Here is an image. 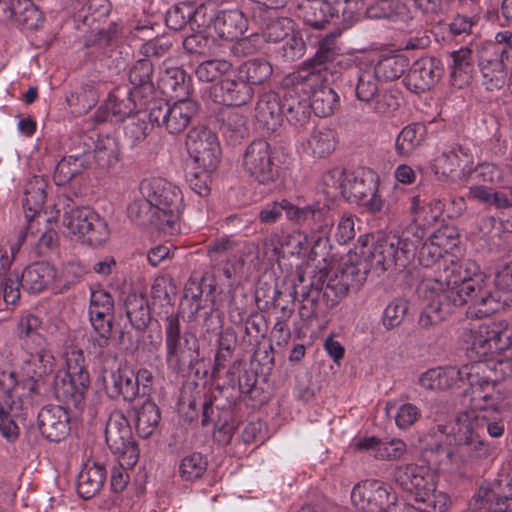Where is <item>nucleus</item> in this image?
Returning a JSON list of instances; mask_svg holds the SVG:
<instances>
[{
    "label": "nucleus",
    "mask_w": 512,
    "mask_h": 512,
    "mask_svg": "<svg viewBox=\"0 0 512 512\" xmlns=\"http://www.w3.org/2000/svg\"><path fill=\"white\" fill-rule=\"evenodd\" d=\"M466 381L470 385L471 410L489 414L490 411L498 412L501 409L504 396L496 388V380L479 377V374L472 372Z\"/></svg>",
    "instance_id": "nucleus-22"
},
{
    "label": "nucleus",
    "mask_w": 512,
    "mask_h": 512,
    "mask_svg": "<svg viewBox=\"0 0 512 512\" xmlns=\"http://www.w3.org/2000/svg\"><path fill=\"white\" fill-rule=\"evenodd\" d=\"M486 419L477 410H465L458 414L452 426L451 436L457 446L483 434Z\"/></svg>",
    "instance_id": "nucleus-29"
},
{
    "label": "nucleus",
    "mask_w": 512,
    "mask_h": 512,
    "mask_svg": "<svg viewBox=\"0 0 512 512\" xmlns=\"http://www.w3.org/2000/svg\"><path fill=\"white\" fill-rule=\"evenodd\" d=\"M409 214L412 222L409 226L400 232L380 235L376 241L364 242L360 255L376 260L383 268L404 269L414 259L426 228L437 222L419 195L411 198Z\"/></svg>",
    "instance_id": "nucleus-2"
},
{
    "label": "nucleus",
    "mask_w": 512,
    "mask_h": 512,
    "mask_svg": "<svg viewBox=\"0 0 512 512\" xmlns=\"http://www.w3.org/2000/svg\"><path fill=\"white\" fill-rule=\"evenodd\" d=\"M335 147L336 134L332 129L325 126L316 127L301 143L304 153L317 158L331 154Z\"/></svg>",
    "instance_id": "nucleus-33"
},
{
    "label": "nucleus",
    "mask_w": 512,
    "mask_h": 512,
    "mask_svg": "<svg viewBox=\"0 0 512 512\" xmlns=\"http://www.w3.org/2000/svg\"><path fill=\"white\" fill-rule=\"evenodd\" d=\"M496 291L490 289V295L499 306L495 312L512 307V263L501 268L495 276Z\"/></svg>",
    "instance_id": "nucleus-46"
},
{
    "label": "nucleus",
    "mask_w": 512,
    "mask_h": 512,
    "mask_svg": "<svg viewBox=\"0 0 512 512\" xmlns=\"http://www.w3.org/2000/svg\"><path fill=\"white\" fill-rule=\"evenodd\" d=\"M207 469V461L200 453H192L181 460L180 474L187 481L200 478Z\"/></svg>",
    "instance_id": "nucleus-61"
},
{
    "label": "nucleus",
    "mask_w": 512,
    "mask_h": 512,
    "mask_svg": "<svg viewBox=\"0 0 512 512\" xmlns=\"http://www.w3.org/2000/svg\"><path fill=\"white\" fill-rule=\"evenodd\" d=\"M288 81L295 90L307 96L316 116L327 117L337 107L339 96L332 88L323 85L322 75L315 69L301 67L289 76Z\"/></svg>",
    "instance_id": "nucleus-11"
},
{
    "label": "nucleus",
    "mask_w": 512,
    "mask_h": 512,
    "mask_svg": "<svg viewBox=\"0 0 512 512\" xmlns=\"http://www.w3.org/2000/svg\"><path fill=\"white\" fill-rule=\"evenodd\" d=\"M167 109L168 103L162 99H154L153 94L147 104L140 105L139 101L137 105L133 104V109L130 107V121L135 127V138L139 140L145 137L150 126H165Z\"/></svg>",
    "instance_id": "nucleus-23"
},
{
    "label": "nucleus",
    "mask_w": 512,
    "mask_h": 512,
    "mask_svg": "<svg viewBox=\"0 0 512 512\" xmlns=\"http://www.w3.org/2000/svg\"><path fill=\"white\" fill-rule=\"evenodd\" d=\"M185 72L178 67L166 68L160 75L159 83L165 93L185 94L187 86L185 84Z\"/></svg>",
    "instance_id": "nucleus-57"
},
{
    "label": "nucleus",
    "mask_w": 512,
    "mask_h": 512,
    "mask_svg": "<svg viewBox=\"0 0 512 512\" xmlns=\"http://www.w3.org/2000/svg\"><path fill=\"white\" fill-rule=\"evenodd\" d=\"M491 445L482 435L457 445L454 450L438 449L439 469L448 473H460L467 465H474L488 459L492 454Z\"/></svg>",
    "instance_id": "nucleus-15"
},
{
    "label": "nucleus",
    "mask_w": 512,
    "mask_h": 512,
    "mask_svg": "<svg viewBox=\"0 0 512 512\" xmlns=\"http://www.w3.org/2000/svg\"><path fill=\"white\" fill-rule=\"evenodd\" d=\"M138 193L142 199L135 195L131 207L138 225H153L167 235L180 231L184 196L176 184L160 177L145 178L139 184Z\"/></svg>",
    "instance_id": "nucleus-3"
},
{
    "label": "nucleus",
    "mask_w": 512,
    "mask_h": 512,
    "mask_svg": "<svg viewBox=\"0 0 512 512\" xmlns=\"http://www.w3.org/2000/svg\"><path fill=\"white\" fill-rule=\"evenodd\" d=\"M366 240L370 243L376 241L377 237L373 235L360 237L354 251L348 254L347 260L339 265L333 275L328 278L327 288L337 296L346 295L350 289L358 290L365 282L371 267L379 268L382 271L391 268H383L376 263V260L360 255V247Z\"/></svg>",
    "instance_id": "nucleus-9"
},
{
    "label": "nucleus",
    "mask_w": 512,
    "mask_h": 512,
    "mask_svg": "<svg viewBox=\"0 0 512 512\" xmlns=\"http://www.w3.org/2000/svg\"><path fill=\"white\" fill-rule=\"evenodd\" d=\"M379 80L372 65L359 67L355 95L374 113L380 116H391L398 109L399 101L392 92L380 89Z\"/></svg>",
    "instance_id": "nucleus-12"
},
{
    "label": "nucleus",
    "mask_w": 512,
    "mask_h": 512,
    "mask_svg": "<svg viewBox=\"0 0 512 512\" xmlns=\"http://www.w3.org/2000/svg\"><path fill=\"white\" fill-rule=\"evenodd\" d=\"M274 151L269 142L263 139L251 142L242 158V168L253 179L261 184H267L276 176Z\"/></svg>",
    "instance_id": "nucleus-19"
},
{
    "label": "nucleus",
    "mask_w": 512,
    "mask_h": 512,
    "mask_svg": "<svg viewBox=\"0 0 512 512\" xmlns=\"http://www.w3.org/2000/svg\"><path fill=\"white\" fill-rule=\"evenodd\" d=\"M214 101L227 106H241L247 104L254 95V89L233 72L228 78L213 87Z\"/></svg>",
    "instance_id": "nucleus-25"
},
{
    "label": "nucleus",
    "mask_w": 512,
    "mask_h": 512,
    "mask_svg": "<svg viewBox=\"0 0 512 512\" xmlns=\"http://www.w3.org/2000/svg\"><path fill=\"white\" fill-rule=\"evenodd\" d=\"M336 36V34H330L322 39L319 43V48L315 56L302 67H309L320 73L321 66H323L326 62L332 61L338 54V48L335 43Z\"/></svg>",
    "instance_id": "nucleus-56"
},
{
    "label": "nucleus",
    "mask_w": 512,
    "mask_h": 512,
    "mask_svg": "<svg viewBox=\"0 0 512 512\" xmlns=\"http://www.w3.org/2000/svg\"><path fill=\"white\" fill-rule=\"evenodd\" d=\"M481 365L435 367L426 370L418 377V385L429 391H447L459 387L472 372L480 374Z\"/></svg>",
    "instance_id": "nucleus-20"
},
{
    "label": "nucleus",
    "mask_w": 512,
    "mask_h": 512,
    "mask_svg": "<svg viewBox=\"0 0 512 512\" xmlns=\"http://www.w3.org/2000/svg\"><path fill=\"white\" fill-rule=\"evenodd\" d=\"M408 67V60L400 54L383 55L375 66H372L376 76L384 81L399 78Z\"/></svg>",
    "instance_id": "nucleus-47"
},
{
    "label": "nucleus",
    "mask_w": 512,
    "mask_h": 512,
    "mask_svg": "<svg viewBox=\"0 0 512 512\" xmlns=\"http://www.w3.org/2000/svg\"><path fill=\"white\" fill-rule=\"evenodd\" d=\"M297 6L305 23L316 29H322L335 15L326 0H298Z\"/></svg>",
    "instance_id": "nucleus-36"
},
{
    "label": "nucleus",
    "mask_w": 512,
    "mask_h": 512,
    "mask_svg": "<svg viewBox=\"0 0 512 512\" xmlns=\"http://www.w3.org/2000/svg\"><path fill=\"white\" fill-rule=\"evenodd\" d=\"M93 331L88 336L87 348L91 353L100 355L103 348L107 347L112 332L111 319H90Z\"/></svg>",
    "instance_id": "nucleus-53"
},
{
    "label": "nucleus",
    "mask_w": 512,
    "mask_h": 512,
    "mask_svg": "<svg viewBox=\"0 0 512 512\" xmlns=\"http://www.w3.org/2000/svg\"><path fill=\"white\" fill-rule=\"evenodd\" d=\"M37 418L42 436L51 442H60L70 433L68 412L59 405L43 407Z\"/></svg>",
    "instance_id": "nucleus-24"
},
{
    "label": "nucleus",
    "mask_w": 512,
    "mask_h": 512,
    "mask_svg": "<svg viewBox=\"0 0 512 512\" xmlns=\"http://www.w3.org/2000/svg\"><path fill=\"white\" fill-rule=\"evenodd\" d=\"M109 236L110 230L107 221L94 211L83 230V236H80L78 241L93 247H98L104 244L109 239Z\"/></svg>",
    "instance_id": "nucleus-50"
},
{
    "label": "nucleus",
    "mask_w": 512,
    "mask_h": 512,
    "mask_svg": "<svg viewBox=\"0 0 512 512\" xmlns=\"http://www.w3.org/2000/svg\"><path fill=\"white\" fill-rule=\"evenodd\" d=\"M429 239L446 254L457 247L459 234L454 226L445 225L437 229Z\"/></svg>",
    "instance_id": "nucleus-64"
},
{
    "label": "nucleus",
    "mask_w": 512,
    "mask_h": 512,
    "mask_svg": "<svg viewBox=\"0 0 512 512\" xmlns=\"http://www.w3.org/2000/svg\"><path fill=\"white\" fill-rule=\"evenodd\" d=\"M5 11L28 29H37L43 21L42 13L31 0H10Z\"/></svg>",
    "instance_id": "nucleus-42"
},
{
    "label": "nucleus",
    "mask_w": 512,
    "mask_h": 512,
    "mask_svg": "<svg viewBox=\"0 0 512 512\" xmlns=\"http://www.w3.org/2000/svg\"><path fill=\"white\" fill-rule=\"evenodd\" d=\"M440 72L441 69L434 58L423 57L412 64L404 83L410 91L421 93L429 90L438 81Z\"/></svg>",
    "instance_id": "nucleus-26"
},
{
    "label": "nucleus",
    "mask_w": 512,
    "mask_h": 512,
    "mask_svg": "<svg viewBox=\"0 0 512 512\" xmlns=\"http://www.w3.org/2000/svg\"><path fill=\"white\" fill-rule=\"evenodd\" d=\"M467 197L470 200L495 207L496 209H504L511 205L504 193L498 192L484 184L472 185L468 190Z\"/></svg>",
    "instance_id": "nucleus-51"
},
{
    "label": "nucleus",
    "mask_w": 512,
    "mask_h": 512,
    "mask_svg": "<svg viewBox=\"0 0 512 512\" xmlns=\"http://www.w3.org/2000/svg\"><path fill=\"white\" fill-rule=\"evenodd\" d=\"M187 343V340L181 341L179 322L170 319L166 327L167 362L169 365L179 368L185 362L184 346Z\"/></svg>",
    "instance_id": "nucleus-43"
},
{
    "label": "nucleus",
    "mask_w": 512,
    "mask_h": 512,
    "mask_svg": "<svg viewBox=\"0 0 512 512\" xmlns=\"http://www.w3.org/2000/svg\"><path fill=\"white\" fill-rule=\"evenodd\" d=\"M430 292L429 302L420 313L418 324L425 329L441 323L450 312L452 302H447L442 291Z\"/></svg>",
    "instance_id": "nucleus-38"
},
{
    "label": "nucleus",
    "mask_w": 512,
    "mask_h": 512,
    "mask_svg": "<svg viewBox=\"0 0 512 512\" xmlns=\"http://www.w3.org/2000/svg\"><path fill=\"white\" fill-rule=\"evenodd\" d=\"M57 281L56 269L47 262L32 263L21 275V286L30 293H40Z\"/></svg>",
    "instance_id": "nucleus-28"
},
{
    "label": "nucleus",
    "mask_w": 512,
    "mask_h": 512,
    "mask_svg": "<svg viewBox=\"0 0 512 512\" xmlns=\"http://www.w3.org/2000/svg\"><path fill=\"white\" fill-rule=\"evenodd\" d=\"M326 203L327 212L325 218L330 221L327 231L324 232L321 228L322 224L325 223L324 221L309 219L306 223L311 226L310 234L299 230L286 233V254L300 256L308 253L309 256L316 257L326 249L329 242L328 235L333 226L329 203Z\"/></svg>",
    "instance_id": "nucleus-16"
},
{
    "label": "nucleus",
    "mask_w": 512,
    "mask_h": 512,
    "mask_svg": "<svg viewBox=\"0 0 512 512\" xmlns=\"http://www.w3.org/2000/svg\"><path fill=\"white\" fill-rule=\"evenodd\" d=\"M98 100L99 95L91 84L82 85L67 97L69 106L74 108V112L77 114L87 113L97 104Z\"/></svg>",
    "instance_id": "nucleus-54"
},
{
    "label": "nucleus",
    "mask_w": 512,
    "mask_h": 512,
    "mask_svg": "<svg viewBox=\"0 0 512 512\" xmlns=\"http://www.w3.org/2000/svg\"><path fill=\"white\" fill-rule=\"evenodd\" d=\"M294 22L286 17L278 18L267 24L263 36L269 42L282 41L293 34Z\"/></svg>",
    "instance_id": "nucleus-63"
},
{
    "label": "nucleus",
    "mask_w": 512,
    "mask_h": 512,
    "mask_svg": "<svg viewBox=\"0 0 512 512\" xmlns=\"http://www.w3.org/2000/svg\"><path fill=\"white\" fill-rule=\"evenodd\" d=\"M159 420L158 407L151 401H145L136 411L135 426L138 435L142 438L149 437L156 429Z\"/></svg>",
    "instance_id": "nucleus-52"
},
{
    "label": "nucleus",
    "mask_w": 512,
    "mask_h": 512,
    "mask_svg": "<svg viewBox=\"0 0 512 512\" xmlns=\"http://www.w3.org/2000/svg\"><path fill=\"white\" fill-rule=\"evenodd\" d=\"M285 212L289 221L296 224H305L309 219L321 220L325 223L321 228L327 231L330 221L325 218L327 212V203L316 200L305 207H297L288 200L283 199L281 202L267 203L259 212V220L262 224L276 223Z\"/></svg>",
    "instance_id": "nucleus-13"
},
{
    "label": "nucleus",
    "mask_w": 512,
    "mask_h": 512,
    "mask_svg": "<svg viewBox=\"0 0 512 512\" xmlns=\"http://www.w3.org/2000/svg\"><path fill=\"white\" fill-rule=\"evenodd\" d=\"M461 338L466 344L469 358L484 364L502 378L512 376V329L500 331L486 324L470 325L462 329Z\"/></svg>",
    "instance_id": "nucleus-5"
},
{
    "label": "nucleus",
    "mask_w": 512,
    "mask_h": 512,
    "mask_svg": "<svg viewBox=\"0 0 512 512\" xmlns=\"http://www.w3.org/2000/svg\"><path fill=\"white\" fill-rule=\"evenodd\" d=\"M40 325V318L33 314L23 317L18 325L19 335L24 339L25 349L30 357L29 361L39 365L38 371H35L38 377L52 372L55 360L46 339L37 332Z\"/></svg>",
    "instance_id": "nucleus-14"
},
{
    "label": "nucleus",
    "mask_w": 512,
    "mask_h": 512,
    "mask_svg": "<svg viewBox=\"0 0 512 512\" xmlns=\"http://www.w3.org/2000/svg\"><path fill=\"white\" fill-rule=\"evenodd\" d=\"M152 64L146 58H141L130 69V84L133 88L130 89V102L137 105L147 104L148 100L154 92V87L151 82Z\"/></svg>",
    "instance_id": "nucleus-27"
},
{
    "label": "nucleus",
    "mask_w": 512,
    "mask_h": 512,
    "mask_svg": "<svg viewBox=\"0 0 512 512\" xmlns=\"http://www.w3.org/2000/svg\"><path fill=\"white\" fill-rule=\"evenodd\" d=\"M198 11L192 12L188 5H177L170 8L166 14V24L173 30L182 29L187 23H198ZM198 26L200 24H197Z\"/></svg>",
    "instance_id": "nucleus-60"
},
{
    "label": "nucleus",
    "mask_w": 512,
    "mask_h": 512,
    "mask_svg": "<svg viewBox=\"0 0 512 512\" xmlns=\"http://www.w3.org/2000/svg\"><path fill=\"white\" fill-rule=\"evenodd\" d=\"M106 480L103 465L88 461L78 475L77 492L83 499H90L102 488Z\"/></svg>",
    "instance_id": "nucleus-35"
},
{
    "label": "nucleus",
    "mask_w": 512,
    "mask_h": 512,
    "mask_svg": "<svg viewBox=\"0 0 512 512\" xmlns=\"http://www.w3.org/2000/svg\"><path fill=\"white\" fill-rule=\"evenodd\" d=\"M474 167V157L469 149L462 146L453 147L434 159L432 170L452 181L467 180Z\"/></svg>",
    "instance_id": "nucleus-21"
},
{
    "label": "nucleus",
    "mask_w": 512,
    "mask_h": 512,
    "mask_svg": "<svg viewBox=\"0 0 512 512\" xmlns=\"http://www.w3.org/2000/svg\"><path fill=\"white\" fill-rule=\"evenodd\" d=\"M263 254L269 261H278L286 254V233L276 229L263 240Z\"/></svg>",
    "instance_id": "nucleus-59"
},
{
    "label": "nucleus",
    "mask_w": 512,
    "mask_h": 512,
    "mask_svg": "<svg viewBox=\"0 0 512 512\" xmlns=\"http://www.w3.org/2000/svg\"><path fill=\"white\" fill-rule=\"evenodd\" d=\"M512 65V33L498 32L493 43L485 45L479 56L482 84L486 90L501 89L506 80V68Z\"/></svg>",
    "instance_id": "nucleus-7"
},
{
    "label": "nucleus",
    "mask_w": 512,
    "mask_h": 512,
    "mask_svg": "<svg viewBox=\"0 0 512 512\" xmlns=\"http://www.w3.org/2000/svg\"><path fill=\"white\" fill-rule=\"evenodd\" d=\"M451 84L456 88H464L472 79L473 64L471 60V50L460 48L451 53Z\"/></svg>",
    "instance_id": "nucleus-39"
},
{
    "label": "nucleus",
    "mask_w": 512,
    "mask_h": 512,
    "mask_svg": "<svg viewBox=\"0 0 512 512\" xmlns=\"http://www.w3.org/2000/svg\"><path fill=\"white\" fill-rule=\"evenodd\" d=\"M408 310V304L403 299H395L390 302L382 314V324L387 330L399 326Z\"/></svg>",
    "instance_id": "nucleus-62"
},
{
    "label": "nucleus",
    "mask_w": 512,
    "mask_h": 512,
    "mask_svg": "<svg viewBox=\"0 0 512 512\" xmlns=\"http://www.w3.org/2000/svg\"><path fill=\"white\" fill-rule=\"evenodd\" d=\"M426 137V127L420 123L405 126L397 135L395 150L400 156H409L418 149Z\"/></svg>",
    "instance_id": "nucleus-40"
},
{
    "label": "nucleus",
    "mask_w": 512,
    "mask_h": 512,
    "mask_svg": "<svg viewBox=\"0 0 512 512\" xmlns=\"http://www.w3.org/2000/svg\"><path fill=\"white\" fill-rule=\"evenodd\" d=\"M85 169L81 156H67L62 158L54 171V181L57 185H65Z\"/></svg>",
    "instance_id": "nucleus-55"
},
{
    "label": "nucleus",
    "mask_w": 512,
    "mask_h": 512,
    "mask_svg": "<svg viewBox=\"0 0 512 512\" xmlns=\"http://www.w3.org/2000/svg\"><path fill=\"white\" fill-rule=\"evenodd\" d=\"M189 154L188 165L216 169L219 162L220 145L215 133L206 127H197L189 131L186 138Z\"/></svg>",
    "instance_id": "nucleus-17"
},
{
    "label": "nucleus",
    "mask_w": 512,
    "mask_h": 512,
    "mask_svg": "<svg viewBox=\"0 0 512 512\" xmlns=\"http://www.w3.org/2000/svg\"><path fill=\"white\" fill-rule=\"evenodd\" d=\"M358 450L369 451L375 458L381 460H395L406 452V444L400 439L380 440L371 436L360 439L356 443Z\"/></svg>",
    "instance_id": "nucleus-32"
},
{
    "label": "nucleus",
    "mask_w": 512,
    "mask_h": 512,
    "mask_svg": "<svg viewBox=\"0 0 512 512\" xmlns=\"http://www.w3.org/2000/svg\"><path fill=\"white\" fill-rule=\"evenodd\" d=\"M214 170L215 169L188 165V184L190 188L199 196L205 197L210 193L211 173Z\"/></svg>",
    "instance_id": "nucleus-58"
},
{
    "label": "nucleus",
    "mask_w": 512,
    "mask_h": 512,
    "mask_svg": "<svg viewBox=\"0 0 512 512\" xmlns=\"http://www.w3.org/2000/svg\"><path fill=\"white\" fill-rule=\"evenodd\" d=\"M385 413L395 420L397 428L407 430L412 427L422 416L421 409L414 403H399L395 400L388 401Z\"/></svg>",
    "instance_id": "nucleus-41"
},
{
    "label": "nucleus",
    "mask_w": 512,
    "mask_h": 512,
    "mask_svg": "<svg viewBox=\"0 0 512 512\" xmlns=\"http://www.w3.org/2000/svg\"><path fill=\"white\" fill-rule=\"evenodd\" d=\"M298 92L300 91L295 90V86L286 92L283 99V115L291 125L302 127L309 121L312 109L308 98L298 95Z\"/></svg>",
    "instance_id": "nucleus-34"
},
{
    "label": "nucleus",
    "mask_w": 512,
    "mask_h": 512,
    "mask_svg": "<svg viewBox=\"0 0 512 512\" xmlns=\"http://www.w3.org/2000/svg\"><path fill=\"white\" fill-rule=\"evenodd\" d=\"M232 73V63L225 59H210L201 62L196 70V77L202 82H214L229 77Z\"/></svg>",
    "instance_id": "nucleus-48"
},
{
    "label": "nucleus",
    "mask_w": 512,
    "mask_h": 512,
    "mask_svg": "<svg viewBox=\"0 0 512 512\" xmlns=\"http://www.w3.org/2000/svg\"><path fill=\"white\" fill-rule=\"evenodd\" d=\"M33 384L27 388L17 381L12 371H0V432L9 441L19 435L18 423L23 422L31 410L28 394Z\"/></svg>",
    "instance_id": "nucleus-6"
},
{
    "label": "nucleus",
    "mask_w": 512,
    "mask_h": 512,
    "mask_svg": "<svg viewBox=\"0 0 512 512\" xmlns=\"http://www.w3.org/2000/svg\"><path fill=\"white\" fill-rule=\"evenodd\" d=\"M45 199V183L41 178L35 177L25 185L24 189L23 208L32 213L26 214V218L31 219L41 212Z\"/></svg>",
    "instance_id": "nucleus-49"
},
{
    "label": "nucleus",
    "mask_w": 512,
    "mask_h": 512,
    "mask_svg": "<svg viewBox=\"0 0 512 512\" xmlns=\"http://www.w3.org/2000/svg\"><path fill=\"white\" fill-rule=\"evenodd\" d=\"M283 115V103L275 92L262 94L256 104L255 118L260 125L274 131L281 123Z\"/></svg>",
    "instance_id": "nucleus-30"
},
{
    "label": "nucleus",
    "mask_w": 512,
    "mask_h": 512,
    "mask_svg": "<svg viewBox=\"0 0 512 512\" xmlns=\"http://www.w3.org/2000/svg\"><path fill=\"white\" fill-rule=\"evenodd\" d=\"M395 481L414 497L416 502H425L437 485L434 471L427 465L406 464L395 469Z\"/></svg>",
    "instance_id": "nucleus-18"
},
{
    "label": "nucleus",
    "mask_w": 512,
    "mask_h": 512,
    "mask_svg": "<svg viewBox=\"0 0 512 512\" xmlns=\"http://www.w3.org/2000/svg\"><path fill=\"white\" fill-rule=\"evenodd\" d=\"M432 292L442 291L453 306L468 304L467 314L482 318L495 313L499 304L490 295L489 277L473 260H451L439 277L427 284Z\"/></svg>",
    "instance_id": "nucleus-1"
},
{
    "label": "nucleus",
    "mask_w": 512,
    "mask_h": 512,
    "mask_svg": "<svg viewBox=\"0 0 512 512\" xmlns=\"http://www.w3.org/2000/svg\"><path fill=\"white\" fill-rule=\"evenodd\" d=\"M94 210L86 206H66L62 223L69 234L76 240L83 236V230L92 217Z\"/></svg>",
    "instance_id": "nucleus-45"
},
{
    "label": "nucleus",
    "mask_w": 512,
    "mask_h": 512,
    "mask_svg": "<svg viewBox=\"0 0 512 512\" xmlns=\"http://www.w3.org/2000/svg\"><path fill=\"white\" fill-rule=\"evenodd\" d=\"M196 112L197 104L191 99H180L172 105L168 104L165 128L172 134L182 132Z\"/></svg>",
    "instance_id": "nucleus-37"
},
{
    "label": "nucleus",
    "mask_w": 512,
    "mask_h": 512,
    "mask_svg": "<svg viewBox=\"0 0 512 512\" xmlns=\"http://www.w3.org/2000/svg\"><path fill=\"white\" fill-rule=\"evenodd\" d=\"M213 27L220 38L234 41L240 38L247 30L248 21L241 11L226 10L216 16Z\"/></svg>",
    "instance_id": "nucleus-31"
},
{
    "label": "nucleus",
    "mask_w": 512,
    "mask_h": 512,
    "mask_svg": "<svg viewBox=\"0 0 512 512\" xmlns=\"http://www.w3.org/2000/svg\"><path fill=\"white\" fill-rule=\"evenodd\" d=\"M106 442L117 457L111 471V489L115 494L125 491L128 485V419L122 411H113L105 430Z\"/></svg>",
    "instance_id": "nucleus-10"
},
{
    "label": "nucleus",
    "mask_w": 512,
    "mask_h": 512,
    "mask_svg": "<svg viewBox=\"0 0 512 512\" xmlns=\"http://www.w3.org/2000/svg\"><path fill=\"white\" fill-rule=\"evenodd\" d=\"M320 189L325 195L323 202H328L330 209L332 200L337 197H343L371 213L381 212L385 205L379 195V177L368 168L348 172L341 167H335L323 174Z\"/></svg>",
    "instance_id": "nucleus-4"
},
{
    "label": "nucleus",
    "mask_w": 512,
    "mask_h": 512,
    "mask_svg": "<svg viewBox=\"0 0 512 512\" xmlns=\"http://www.w3.org/2000/svg\"><path fill=\"white\" fill-rule=\"evenodd\" d=\"M235 72L239 79L253 88L254 85H260L269 79L273 69L264 59H252L242 63Z\"/></svg>",
    "instance_id": "nucleus-44"
},
{
    "label": "nucleus",
    "mask_w": 512,
    "mask_h": 512,
    "mask_svg": "<svg viewBox=\"0 0 512 512\" xmlns=\"http://www.w3.org/2000/svg\"><path fill=\"white\" fill-rule=\"evenodd\" d=\"M66 364L67 370L55 376L54 392L60 401L81 411L84 407L85 394L90 386L82 350L72 349L67 355Z\"/></svg>",
    "instance_id": "nucleus-8"
}]
</instances>
